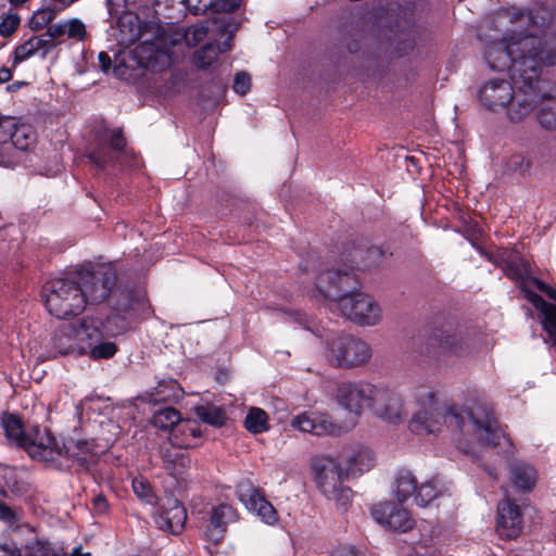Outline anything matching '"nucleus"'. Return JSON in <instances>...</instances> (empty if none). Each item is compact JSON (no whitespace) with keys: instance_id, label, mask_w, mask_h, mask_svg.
Masks as SVG:
<instances>
[{"instance_id":"5fc2aeb1","label":"nucleus","mask_w":556,"mask_h":556,"mask_svg":"<svg viewBox=\"0 0 556 556\" xmlns=\"http://www.w3.org/2000/svg\"><path fill=\"white\" fill-rule=\"evenodd\" d=\"M89 160L97 166L103 167L112 162L111 155L104 150L99 149L88 154Z\"/></svg>"},{"instance_id":"ea45409f","label":"nucleus","mask_w":556,"mask_h":556,"mask_svg":"<svg viewBox=\"0 0 556 556\" xmlns=\"http://www.w3.org/2000/svg\"><path fill=\"white\" fill-rule=\"evenodd\" d=\"M244 427L252 433H261L268 429L267 414L257 407H252L244 420Z\"/></svg>"},{"instance_id":"cd10ccee","label":"nucleus","mask_w":556,"mask_h":556,"mask_svg":"<svg viewBox=\"0 0 556 556\" xmlns=\"http://www.w3.org/2000/svg\"><path fill=\"white\" fill-rule=\"evenodd\" d=\"M15 128V118L0 117V166L12 167V130Z\"/></svg>"},{"instance_id":"7c9ffc66","label":"nucleus","mask_w":556,"mask_h":556,"mask_svg":"<svg viewBox=\"0 0 556 556\" xmlns=\"http://www.w3.org/2000/svg\"><path fill=\"white\" fill-rule=\"evenodd\" d=\"M165 469L175 478L184 476L190 467L191 459L182 451L169 448L163 453Z\"/></svg>"},{"instance_id":"c85d7f7f","label":"nucleus","mask_w":556,"mask_h":556,"mask_svg":"<svg viewBox=\"0 0 556 556\" xmlns=\"http://www.w3.org/2000/svg\"><path fill=\"white\" fill-rule=\"evenodd\" d=\"M232 30L228 38L219 46L218 43L210 42L204 45L195 52L194 63L200 68L210 67L216 60L220 52H226L231 49L230 40L232 38Z\"/></svg>"},{"instance_id":"7ed1b4c3","label":"nucleus","mask_w":556,"mask_h":556,"mask_svg":"<svg viewBox=\"0 0 556 556\" xmlns=\"http://www.w3.org/2000/svg\"><path fill=\"white\" fill-rule=\"evenodd\" d=\"M229 26L223 21L203 22L186 29L178 28L154 41L142 43L137 50L140 63L147 70L162 72L173 63L174 56L170 47H175L181 41H185L188 47H194L208 35L215 37L219 33L228 31Z\"/></svg>"},{"instance_id":"338daca9","label":"nucleus","mask_w":556,"mask_h":556,"mask_svg":"<svg viewBox=\"0 0 556 556\" xmlns=\"http://www.w3.org/2000/svg\"><path fill=\"white\" fill-rule=\"evenodd\" d=\"M155 2H156V5H157V8H159V9H157V11H160V10H161V7H162V5H165V7H169V5H172V7H174L175 4H177V2H176V1H172V0H167V1L162 2V3H159V0H155Z\"/></svg>"},{"instance_id":"a18cd8bd","label":"nucleus","mask_w":556,"mask_h":556,"mask_svg":"<svg viewBox=\"0 0 556 556\" xmlns=\"http://www.w3.org/2000/svg\"><path fill=\"white\" fill-rule=\"evenodd\" d=\"M64 22V30L65 38L75 40V41H84L87 37V29L84 22L77 17H73Z\"/></svg>"},{"instance_id":"9d476101","label":"nucleus","mask_w":556,"mask_h":556,"mask_svg":"<svg viewBox=\"0 0 556 556\" xmlns=\"http://www.w3.org/2000/svg\"><path fill=\"white\" fill-rule=\"evenodd\" d=\"M76 275L85 294L86 304H98L106 300L117 279L116 270L110 265L98 266L92 270H79Z\"/></svg>"},{"instance_id":"20e7f679","label":"nucleus","mask_w":556,"mask_h":556,"mask_svg":"<svg viewBox=\"0 0 556 556\" xmlns=\"http://www.w3.org/2000/svg\"><path fill=\"white\" fill-rule=\"evenodd\" d=\"M41 295L47 311L60 319L77 316L86 307L85 294L76 273L46 282Z\"/></svg>"},{"instance_id":"13d9d810","label":"nucleus","mask_w":556,"mask_h":556,"mask_svg":"<svg viewBox=\"0 0 556 556\" xmlns=\"http://www.w3.org/2000/svg\"><path fill=\"white\" fill-rule=\"evenodd\" d=\"M0 519L4 520L7 522H14L15 521V514L14 511L4 503L0 502Z\"/></svg>"},{"instance_id":"f257e3e1","label":"nucleus","mask_w":556,"mask_h":556,"mask_svg":"<svg viewBox=\"0 0 556 556\" xmlns=\"http://www.w3.org/2000/svg\"><path fill=\"white\" fill-rule=\"evenodd\" d=\"M505 29L501 39L490 36L485 46V60L494 71H508L514 97L507 104V117L519 123L531 114L540 97L539 78L543 67L556 65V41H548L529 31V13L505 12L497 17Z\"/></svg>"},{"instance_id":"a878e982","label":"nucleus","mask_w":556,"mask_h":556,"mask_svg":"<svg viewBox=\"0 0 556 556\" xmlns=\"http://www.w3.org/2000/svg\"><path fill=\"white\" fill-rule=\"evenodd\" d=\"M75 333L77 342L81 345V354H85L102 338L98 321L92 318H84L75 325Z\"/></svg>"},{"instance_id":"bf43d9fd","label":"nucleus","mask_w":556,"mask_h":556,"mask_svg":"<svg viewBox=\"0 0 556 556\" xmlns=\"http://www.w3.org/2000/svg\"><path fill=\"white\" fill-rule=\"evenodd\" d=\"M331 556H365L363 553L356 551L354 547H342L334 551Z\"/></svg>"},{"instance_id":"58836bf2","label":"nucleus","mask_w":556,"mask_h":556,"mask_svg":"<svg viewBox=\"0 0 556 556\" xmlns=\"http://www.w3.org/2000/svg\"><path fill=\"white\" fill-rule=\"evenodd\" d=\"M58 13L59 10L51 7L38 9L30 17L28 26L33 31L41 30L45 27L48 28V26L51 25L50 23L56 17Z\"/></svg>"},{"instance_id":"72a5a7b5","label":"nucleus","mask_w":556,"mask_h":556,"mask_svg":"<svg viewBox=\"0 0 556 556\" xmlns=\"http://www.w3.org/2000/svg\"><path fill=\"white\" fill-rule=\"evenodd\" d=\"M193 412L201 421L214 427H222L227 420L225 409L211 403L197 405Z\"/></svg>"},{"instance_id":"6ab92c4d","label":"nucleus","mask_w":556,"mask_h":556,"mask_svg":"<svg viewBox=\"0 0 556 556\" xmlns=\"http://www.w3.org/2000/svg\"><path fill=\"white\" fill-rule=\"evenodd\" d=\"M485 256L495 266L501 267L507 277L514 280L526 281L530 278V265L516 251L498 249L493 253H486Z\"/></svg>"},{"instance_id":"a19ab883","label":"nucleus","mask_w":556,"mask_h":556,"mask_svg":"<svg viewBox=\"0 0 556 556\" xmlns=\"http://www.w3.org/2000/svg\"><path fill=\"white\" fill-rule=\"evenodd\" d=\"M23 556H66L62 547L51 546L43 541H34L26 545Z\"/></svg>"},{"instance_id":"774afa93","label":"nucleus","mask_w":556,"mask_h":556,"mask_svg":"<svg viewBox=\"0 0 556 556\" xmlns=\"http://www.w3.org/2000/svg\"><path fill=\"white\" fill-rule=\"evenodd\" d=\"M5 14V2L4 0H0V18Z\"/></svg>"},{"instance_id":"aec40b11","label":"nucleus","mask_w":556,"mask_h":556,"mask_svg":"<svg viewBox=\"0 0 556 556\" xmlns=\"http://www.w3.org/2000/svg\"><path fill=\"white\" fill-rule=\"evenodd\" d=\"M154 520L160 530L179 534L187 521V510L178 500L169 497L164 501Z\"/></svg>"},{"instance_id":"8fccbe9b","label":"nucleus","mask_w":556,"mask_h":556,"mask_svg":"<svg viewBox=\"0 0 556 556\" xmlns=\"http://www.w3.org/2000/svg\"><path fill=\"white\" fill-rule=\"evenodd\" d=\"M4 479H5V485L11 492H13L15 494H23V493L27 492V490H28L27 483L23 479L17 478V476L14 471L7 472L4 476Z\"/></svg>"},{"instance_id":"9b49d317","label":"nucleus","mask_w":556,"mask_h":556,"mask_svg":"<svg viewBox=\"0 0 556 556\" xmlns=\"http://www.w3.org/2000/svg\"><path fill=\"white\" fill-rule=\"evenodd\" d=\"M23 450L35 460L46 463L51 467L61 468V458L64 456V448L48 429H40L38 426L29 428V434Z\"/></svg>"},{"instance_id":"09e8293b","label":"nucleus","mask_w":556,"mask_h":556,"mask_svg":"<svg viewBox=\"0 0 556 556\" xmlns=\"http://www.w3.org/2000/svg\"><path fill=\"white\" fill-rule=\"evenodd\" d=\"M132 490L135 494L146 501L147 503H151L153 500V493L150 484L143 478H135L132 480Z\"/></svg>"},{"instance_id":"b1692460","label":"nucleus","mask_w":556,"mask_h":556,"mask_svg":"<svg viewBox=\"0 0 556 556\" xmlns=\"http://www.w3.org/2000/svg\"><path fill=\"white\" fill-rule=\"evenodd\" d=\"M55 48V43H51L50 39H46L43 35L31 36L14 50V64L24 62L25 60L40 53L46 58Z\"/></svg>"},{"instance_id":"6e6552de","label":"nucleus","mask_w":556,"mask_h":556,"mask_svg":"<svg viewBox=\"0 0 556 556\" xmlns=\"http://www.w3.org/2000/svg\"><path fill=\"white\" fill-rule=\"evenodd\" d=\"M354 268V266L344 270L331 268L320 273L315 280L317 292L324 299L334 302L336 307L339 306L341 299L359 290L361 283L353 273Z\"/></svg>"},{"instance_id":"4be33fe9","label":"nucleus","mask_w":556,"mask_h":556,"mask_svg":"<svg viewBox=\"0 0 556 556\" xmlns=\"http://www.w3.org/2000/svg\"><path fill=\"white\" fill-rule=\"evenodd\" d=\"M238 519L237 510L228 504H220L212 508L210 523L205 531L207 541L218 544L229 523Z\"/></svg>"},{"instance_id":"de8ad7c7","label":"nucleus","mask_w":556,"mask_h":556,"mask_svg":"<svg viewBox=\"0 0 556 556\" xmlns=\"http://www.w3.org/2000/svg\"><path fill=\"white\" fill-rule=\"evenodd\" d=\"M0 20V35L2 37H10L14 34L21 23V18L16 13L4 14Z\"/></svg>"},{"instance_id":"473e14b6","label":"nucleus","mask_w":556,"mask_h":556,"mask_svg":"<svg viewBox=\"0 0 556 556\" xmlns=\"http://www.w3.org/2000/svg\"><path fill=\"white\" fill-rule=\"evenodd\" d=\"M180 388L175 380L161 381L155 388L146 393L150 403L172 402L179 399Z\"/></svg>"},{"instance_id":"f704fd0d","label":"nucleus","mask_w":556,"mask_h":556,"mask_svg":"<svg viewBox=\"0 0 556 556\" xmlns=\"http://www.w3.org/2000/svg\"><path fill=\"white\" fill-rule=\"evenodd\" d=\"M354 254L353 266L355 268L367 269L379 265L382 262L384 252L379 247H370L365 252L357 250Z\"/></svg>"},{"instance_id":"f8f14e48","label":"nucleus","mask_w":556,"mask_h":556,"mask_svg":"<svg viewBox=\"0 0 556 556\" xmlns=\"http://www.w3.org/2000/svg\"><path fill=\"white\" fill-rule=\"evenodd\" d=\"M374 384L366 381H345L338 386L336 400L340 406L349 412V418L344 421L357 424L363 410L371 407Z\"/></svg>"},{"instance_id":"2eb2a0df","label":"nucleus","mask_w":556,"mask_h":556,"mask_svg":"<svg viewBox=\"0 0 556 556\" xmlns=\"http://www.w3.org/2000/svg\"><path fill=\"white\" fill-rule=\"evenodd\" d=\"M371 516L377 523L391 531L407 532L415 523L408 510L389 502L375 505Z\"/></svg>"},{"instance_id":"c9c22d12","label":"nucleus","mask_w":556,"mask_h":556,"mask_svg":"<svg viewBox=\"0 0 556 556\" xmlns=\"http://www.w3.org/2000/svg\"><path fill=\"white\" fill-rule=\"evenodd\" d=\"M417 481L413 473L408 470L399 472L395 480V494L400 502L406 501L416 493Z\"/></svg>"},{"instance_id":"69168bd1","label":"nucleus","mask_w":556,"mask_h":556,"mask_svg":"<svg viewBox=\"0 0 556 556\" xmlns=\"http://www.w3.org/2000/svg\"><path fill=\"white\" fill-rule=\"evenodd\" d=\"M89 553H83L81 547H75L70 556H89Z\"/></svg>"},{"instance_id":"052dcab7","label":"nucleus","mask_w":556,"mask_h":556,"mask_svg":"<svg viewBox=\"0 0 556 556\" xmlns=\"http://www.w3.org/2000/svg\"><path fill=\"white\" fill-rule=\"evenodd\" d=\"M100 67L103 72H109L111 68V58L106 52H100L98 55Z\"/></svg>"},{"instance_id":"4468645a","label":"nucleus","mask_w":556,"mask_h":556,"mask_svg":"<svg viewBox=\"0 0 556 556\" xmlns=\"http://www.w3.org/2000/svg\"><path fill=\"white\" fill-rule=\"evenodd\" d=\"M341 463L346 479L357 478L376 466L377 456L370 447L363 444H353L343 448Z\"/></svg>"},{"instance_id":"c756f323","label":"nucleus","mask_w":556,"mask_h":556,"mask_svg":"<svg viewBox=\"0 0 556 556\" xmlns=\"http://www.w3.org/2000/svg\"><path fill=\"white\" fill-rule=\"evenodd\" d=\"M510 480L521 491H530L536 481L535 469L522 462L510 465Z\"/></svg>"},{"instance_id":"2f4dec72","label":"nucleus","mask_w":556,"mask_h":556,"mask_svg":"<svg viewBox=\"0 0 556 556\" xmlns=\"http://www.w3.org/2000/svg\"><path fill=\"white\" fill-rule=\"evenodd\" d=\"M35 132L29 125H17L12 130V167L17 163V151L27 150L35 142Z\"/></svg>"},{"instance_id":"dca6fc26","label":"nucleus","mask_w":556,"mask_h":556,"mask_svg":"<svg viewBox=\"0 0 556 556\" xmlns=\"http://www.w3.org/2000/svg\"><path fill=\"white\" fill-rule=\"evenodd\" d=\"M238 498L252 513H255L268 525L277 521V513L274 506L260 493L249 480H243L237 485Z\"/></svg>"},{"instance_id":"1a4fd4ad","label":"nucleus","mask_w":556,"mask_h":556,"mask_svg":"<svg viewBox=\"0 0 556 556\" xmlns=\"http://www.w3.org/2000/svg\"><path fill=\"white\" fill-rule=\"evenodd\" d=\"M342 316L359 326H376L382 320L380 304L369 294L354 291L336 307Z\"/></svg>"},{"instance_id":"a211bd4d","label":"nucleus","mask_w":556,"mask_h":556,"mask_svg":"<svg viewBox=\"0 0 556 556\" xmlns=\"http://www.w3.org/2000/svg\"><path fill=\"white\" fill-rule=\"evenodd\" d=\"M370 409L382 419L399 420L402 417V399L394 390L374 384Z\"/></svg>"},{"instance_id":"37998d69","label":"nucleus","mask_w":556,"mask_h":556,"mask_svg":"<svg viewBox=\"0 0 556 556\" xmlns=\"http://www.w3.org/2000/svg\"><path fill=\"white\" fill-rule=\"evenodd\" d=\"M507 168L520 177L527 178L531 176L532 161L521 153H516L508 159Z\"/></svg>"},{"instance_id":"3c124183","label":"nucleus","mask_w":556,"mask_h":556,"mask_svg":"<svg viewBox=\"0 0 556 556\" xmlns=\"http://www.w3.org/2000/svg\"><path fill=\"white\" fill-rule=\"evenodd\" d=\"M64 22H59L55 24H51L48 26L46 34L43 35L46 39H50L51 43H55V47L65 40V30H64Z\"/></svg>"},{"instance_id":"412c9836","label":"nucleus","mask_w":556,"mask_h":556,"mask_svg":"<svg viewBox=\"0 0 556 556\" xmlns=\"http://www.w3.org/2000/svg\"><path fill=\"white\" fill-rule=\"evenodd\" d=\"M496 531L503 539L510 540L519 535L522 528L519 507L509 500H504L497 507Z\"/></svg>"},{"instance_id":"c03bdc74","label":"nucleus","mask_w":556,"mask_h":556,"mask_svg":"<svg viewBox=\"0 0 556 556\" xmlns=\"http://www.w3.org/2000/svg\"><path fill=\"white\" fill-rule=\"evenodd\" d=\"M64 456L77 460L79 464H86L90 459V444L86 441H77L68 446H63Z\"/></svg>"},{"instance_id":"680f3d73","label":"nucleus","mask_w":556,"mask_h":556,"mask_svg":"<svg viewBox=\"0 0 556 556\" xmlns=\"http://www.w3.org/2000/svg\"><path fill=\"white\" fill-rule=\"evenodd\" d=\"M0 556H23L16 547L0 546Z\"/></svg>"},{"instance_id":"0e129e2a","label":"nucleus","mask_w":556,"mask_h":556,"mask_svg":"<svg viewBox=\"0 0 556 556\" xmlns=\"http://www.w3.org/2000/svg\"><path fill=\"white\" fill-rule=\"evenodd\" d=\"M136 0H108V2L111 4V5H116V7H127L129 4H132L135 3Z\"/></svg>"},{"instance_id":"e2e57ef3","label":"nucleus","mask_w":556,"mask_h":556,"mask_svg":"<svg viewBox=\"0 0 556 556\" xmlns=\"http://www.w3.org/2000/svg\"><path fill=\"white\" fill-rule=\"evenodd\" d=\"M12 78V72L8 67L0 68V84L9 81Z\"/></svg>"},{"instance_id":"39448f33","label":"nucleus","mask_w":556,"mask_h":556,"mask_svg":"<svg viewBox=\"0 0 556 556\" xmlns=\"http://www.w3.org/2000/svg\"><path fill=\"white\" fill-rule=\"evenodd\" d=\"M432 340L439 355L462 358L480 351L483 334L475 328L446 325L434 332Z\"/></svg>"},{"instance_id":"603ef678","label":"nucleus","mask_w":556,"mask_h":556,"mask_svg":"<svg viewBox=\"0 0 556 556\" xmlns=\"http://www.w3.org/2000/svg\"><path fill=\"white\" fill-rule=\"evenodd\" d=\"M251 88V77L245 72L238 73L233 81V90L240 96H244Z\"/></svg>"},{"instance_id":"6e6d98bb","label":"nucleus","mask_w":556,"mask_h":556,"mask_svg":"<svg viewBox=\"0 0 556 556\" xmlns=\"http://www.w3.org/2000/svg\"><path fill=\"white\" fill-rule=\"evenodd\" d=\"M126 144V140L119 129H115L110 136V146L114 151H122Z\"/></svg>"},{"instance_id":"49530a36","label":"nucleus","mask_w":556,"mask_h":556,"mask_svg":"<svg viewBox=\"0 0 556 556\" xmlns=\"http://www.w3.org/2000/svg\"><path fill=\"white\" fill-rule=\"evenodd\" d=\"M117 352V346L111 341H98L89 349V356L93 359L111 358Z\"/></svg>"},{"instance_id":"79ce46f5","label":"nucleus","mask_w":556,"mask_h":556,"mask_svg":"<svg viewBox=\"0 0 556 556\" xmlns=\"http://www.w3.org/2000/svg\"><path fill=\"white\" fill-rule=\"evenodd\" d=\"M536 118L543 128L547 130L556 129V101L548 100L543 103L536 113Z\"/></svg>"},{"instance_id":"4d7b16f0","label":"nucleus","mask_w":556,"mask_h":556,"mask_svg":"<svg viewBox=\"0 0 556 556\" xmlns=\"http://www.w3.org/2000/svg\"><path fill=\"white\" fill-rule=\"evenodd\" d=\"M108 507H109V505H108L105 497H103L102 495H97L93 497L92 508L96 514H98V515L104 514L108 510Z\"/></svg>"},{"instance_id":"f3484780","label":"nucleus","mask_w":556,"mask_h":556,"mask_svg":"<svg viewBox=\"0 0 556 556\" xmlns=\"http://www.w3.org/2000/svg\"><path fill=\"white\" fill-rule=\"evenodd\" d=\"M513 97L514 86L506 79H490L479 90L480 102L493 112L505 109Z\"/></svg>"},{"instance_id":"393cba45","label":"nucleus","mask_w":556,"mask_h":556,"mask_svg":"<svg viewBox=\"0 0 556 556\" xmlns=\"http://www.w3.org/2000/svg\"><path fill=\"white\" fill-rule=\"evenodd\" d=\"M77 342L75 325L66 324L58 328L52 337V345L60 354H81V345Z\"/></svg>"},{"instance_id":"4c0bfd02","label":"nucleus","mask_w":556,"mask_h":556,"mask_svg":"<svg viewBox=\"0 0 556 556\" xmlns=\"http://www.w3.org/2000/svg\"><path fill=\"white\" fill-rule=\"evenodd\" d=\"M442 493L437 479H431L417 486L415 501L417 505L425 507Z\"/></svg>"},{"instance_id":"0eeeda50","label":"nucleus","mask_w":556,"mask_h":556,"mask_svg":"<svg viewBox=\"0 0 556 556\" xmlns=\"http://www.w3.org/2000/svg\"><path fill=\"white\" fill-rule=\"evenodd\" d=\"M312 469L317 486L325 496L337 502L349 500L351 490L343 486L346 477L341 460L319 457L314 460Z\"/></svg>"},{"instance_id":"f03ea898","label":"nucleus","mask_w":556,"mask_h":556,"mask_svg":"<svg viewBox=\"0 0 556 556\" xmlns=\"http://www.w3.org/2000/svg\"><path fill=\"white\" fill-rule=\"evenodd\" d=\"M413 396L419 405L410 420V429L416 433L438 434L451 430L459 432L466 441L488 446H496L505 439L493 414L483 407H458L431 386L416 387Z\"/></svg>"},{"instance_id":"ddd939ff","label":"nucleus","mask_w":556,"mask_h":556,"mask_svg":"<svg viewBox=\"0 0 556 556\" xmlns=\"http://www.w3.org/2000/svg\"><path fill=\"white\" fill-rule=\"evenodd\" d=\"M291 426L315 435L340 437L354 428V421L338 422L326 413L304 412L292 419Z\"/></svg>"},{"instance_id":"423d86ee","label":"nucleus","mask_w":556,"mask_h":556,"mask_svg":"<svg viewBox=\"0 0 556 556\" xmlns=\"http://www.w3.org/2000/svg\"><path fill=\"white\" fill-rule=\"evenodd\" d=\"M371 355L370 345L352 334H332L326 340L325 357L334 367H361L370 361Z\"/></svg>"},{"instance_id":"5701e85b","label":"nucleus","mask_w":556,"mask_h":556,"mask_svg":"<svg viewBox=\"0 0 556 556\" xmlns=\"http://www.w3.org/2000/svg\"><path fill=\"white\" fill-rule=\"evenodd\" d=\"M532 281L540 291L545 292L551 299L556 300V290H553L545 282L535 278H533ZM532 302L536 307L541 309L543 315V327L556 344V305L545 302L539 295H533Z\"/></svg>"},{"instance_id":"e433bc0d","label":"nucleus","mask_w":556,"mask_h":556,"mask_svg":"<svg viewBox=\"0 0 556 556\" xmlns=\"http://www.w3.org/2000/svg\"><path fill=\"white\" fill-rule=\"evenodd\" d=\"M181 420L180 413L173 407L156 410L152 416V425L161 430H173Z\"/></svg>"},{"instance_id":"bb28decb","label":"nucleus","mask_w":556,"mask_h":556,"mask_svg":"<svg viewBox=\"0 0 556 556\" xmlns=\"http://www.w3.org/2000/svg\"><path fill=\"white\" fill-rule=\"evenodd\" d=\"M1 426L8 441L22 448L28 438L29 428H24L21 418L13 414H3L1 416Z\"/></svg>"},{"instance_id":"864d4df0","label":"nucleus","mask_w":556,"mask_h":556,"mask_svg":"<svg viewBox=\"0 0 556 556\" xmlns=\"http://www.w3.org/2000/svg\"><path fill=\"white\" fill-rule=\"evenodd\" d=\"M140 300V296H134L130 291L124 290L119 293V300L117 306L121 311H128L135 307L136 302Z\"/></svg>"}]
</instances>
